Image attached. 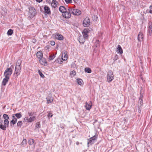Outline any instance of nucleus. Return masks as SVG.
Segmentation results:
<instances>
[{
	"label": "nucleus",
	"instance_id": "1",
	"mask_svg": "<svg viewBox=\"0 0 152 152\" xmlns=\"http://www.w3.org/2000/svg\"><path fill=\"white\" fill-rule=\"evenodd\" d=\"M21 68V61L20 60H18L16 64L15 68V71L14 74H16L17 76L20 74Z\"/></svg>",
	"mask_w": 152,
	"mask_h": 152
},
{
	"label": "nucleus",
	"instance_id": "2",
	"mask_svg": "<svg viewBox=\"0 0 152 152\" xmlns=\"http://www.w3.org/2000/svg\"><path fill=\"white\" fill-rule=\"evenodd\" d=\"M107 81L108 83H110L113 80L114 76L113 73L111 71H109L107 73Z\"/></svg>",
	"mask_w": 152,
	"mask_h": 152
},
{
	"label": "nucleus",
	"instance_id": "3",
	"mask_svg": "<svg viewBox=\"0 0 152 152\" xmlns=\"http://www.w3.org/2000/svg\"><path fill=\"white\" fill-rule=\"evenodd\" d=\"M12 73V70L11 68H7L4 73L5 77L10 78Z\"/></svg>",
	"mask_w": 152,
	"mask_h": 152
},
{
	"label": "nucleus",
	"instance_id": "4",
	"mask_svg": "<svg viewBox=\"0 0 152 152\" xmlns=\"http://www.w3.org/2000/svg\"><path fill=\"white\" fill-rule=\"evenodd\" d=\"M36 13V10L32 7H29V12L28 13V16L30 18H33L35 15Z\"/></svg>",
	"mask_w": 152,
	"mask_h": 152
},
{
	"label": "nucleus",
	"instance_id": "5",
	"mask_svg": "<svg viewBox=\"0 0 152 152\" xmlns=\"http://www.w3.org/2000/svg\"><path fill=\"white\" fill-rule=\"evenodd\" d=\"M97 135H95L89 139H88L87 143L88 146L89 147V145H91L94 144L95 142V140L97 139Z\"/></svg>",
	"mask_w": 152,
	"mask_h": 152
},
{
	"label": "nucleus",
	"instance_id": "6",
	"mask_svg": "<svg viewBox=\"0 0 152 152\" xmlns=\"http://www.w3.org/2000/svg\"><path fill=\"white\" fill-rule=\"evenodd\" d=\"M90 24V21L89 18L88 17H86L84 20L83 24L85 27H88Z\"/></svg>",
	"mask_w": 152,
	"mask_h": 152
},
{
	"label": "nucleus",
	"instance_id": "7",
	"mask_svg": "<svg viewBox=\"0 0 152 152\" xmlns=\"http://www.w3.org/2000/svg\"><path fill=\"white\" fill-rule=\"evenodd\" d=\"M55 38L58 40H62L64 39L63 36L61 34L58 33H56L54 34Z\"/></svg>",
	"mask_w": 152,
	"mask_h": 152
},
{
	"label": "nucleus",
	"instance_id": "8",
	"mask_svg": "<svg viewBox=\"0 0 152 152\" xmlns=\"http://www.w3.org/2000/svg\"><path fill=\"white\" fill-rule=\"evenodd\" d=\"M35 118V117L34 116L31 117L29 118H28V117L26 116L24 118V121L28 123H31L34 120Z\"/></svg>",
	"mask_w": 152,
	"mask_h": 152
},
{
	"label": "nucleus",
	"instance_id": "9",
	"mask_svg": "<svg viewBox=\"0 0 152 152\" xmlns=\"http://www.w3.org/2000/svg\"><path fill=\"white\" fill-rule=\"evenodd\" d=\"M62 15L63 17L66 18H69L71 16V13H69V12H68L67 11V10L65 12L63 13Z\"/></svg>",
	"mask_w": 152,
	"mask_h": 152
},
{
	"label": "nucleus",
	"instance_id": "10",
	"mask_svg": "<svg viewBox=\"0 0 152 152\" xmlns=\"http://www.w3.org/2000/svg\"><path fill=\"white\" fill-rule=\"evenodd\" d=\"M88 29L85 28L83 30L82 32V34L84 38L87 39L88 38Z\"/></svg>",
	"mask_w": 152,
	"mask_h": 152
},
{
	"label": "nucleus",
	"instance_id": "11",
	"mask_svg": "<svg viewBox=\"0 0 152 152\" xmlns=\"http://www.w3.org/2000/svg\"><path fill=\"white\" fill-rule=\"evenodd\" d=\"M12 120L10 122V126H13L15 124L17 121V119L15 117L14 115H12Z\"/></svg>",
	"mask_w": 152,
	"mask_h": 152
},
{
	"label": "nucleus",
	"instance_id": "12",
	"mask_svg": "<svg viewBox=\"0 0 152 152\" xmlns=\"http://www.w3.org/2000/svg\"><path fill=\"white\" fill-rule=\"evenodd\" d=\"M44 13L48 15L51 14V11L50 8L47 6H45L44 7Z\"/></svg>",
	"mask_w": 152,
	"mask_h": 152
},
{
	"label": "nucleus",
	"instance_id": "13",
	"mask_svg": "<svg viewBox=\"0 0 152 152\" xmlns=\"http://www.w3.org/2000/svg\"><path fill=\"white\" fill-rule=\"evenodd\" d=\"M81 13V11L77 9H74L72 14L74 15H79Z\"/></svg>",
	"mask_w": 152,
	"mask_h": 152
},
{
	"label": "nucleus",
	"instance_id": "14",
	"mask_svg": "<svg viewBox=\"0 0 152 152\" xmlns=\"http://www.w3.org/2000/svg\"><path fill=\"white\" fill-rule=\"evenodd\" d=\"M142 92L141 91H140V99L138 101V103H140V106H141L142 105V103L143 102V96L142 94Z\"/></svg>",
	"mask_w": 152,
	"mask_h": 152
},
{
	"label": "nucleus",
	"instance_id": "15",
	"mask_svg": "<svg viewBox=\"0 0 152 152\" xmlns=\"http://www.w3.org/2000/svg\"><path fill=\"white\" fill-rule=\"evenodd\" d=\"M143 35L142 32H140L138 36V40L140 42L142 41L143 40Z\"/></svg>",
	"mask_w": 152,
	"mask_h": 152
},
{
	"label": "nucleus",
	"instance_id": "16",
	"mask_svg": "<svg viewBox=\"0 0 152 152\" xmlns=\"http://www.w3.org/2000/svg\"><path fill=\"white\" fill-rule=\"evenodd\" d=\"M116 52L118 53H119L121 54L123 53V50L120 45H118L116 49Z\"/></svg>",
	"mask_w": 152,
	"mask_h": 152
},
{
	"label": "nucleus",
	"instance_id": "17",
	"mask_svg": "<svg viewBox=\"0 0 152 152\" xmlns=\"http://www.w3.org/2000/svg\"><path fill=\"white\" fill-rule=\"evenodd\" d=\"M46 99L48 104L51 103L53 101V98L52 96H48L46 97Z\"/></svg>",
	"mask_w": 152,
	"mask_h": 152
},
{
	"label": "nucleus",
	"instance_id": "18",
	"mask_svg": "<svg viewBox=\"0 0 152 152\" xmlns=\"http://www.w3.org/2000/svg\"><path fill=\"white\" fill-rule=\"evenodd\" d=\"M3 123V121L1 120H0V129L5 131L6 130L7 128L4 125L2 124Z\"/></svg>",
	"mask_w": 152,
	"mask_h": 152
},
{
	"label": "nucleus",
	"instance_id": "19",
	"mask_svg": "<svg viewBox=\"0 0 152 152\" xmlns=\"http://www.w3.org/2000/svg\"><path fill=\"white\" fill-rule=\"evenodd\" d=\"M43 56L42 53L41 51L38 52L37 53V56L39 60L42 58Z\"/></svg>",
	"mask_w": 152,
	"mask_h": 152
},
{
	"label": "nucleus",
	"instance_id": "20",
	"mask_svg": "<svg viewBox=\"0 0 152 152\" xmlns=\"http://www.w3.org/2000/svg\"><path fill=\"white\" fill-rule=\"evenodd\" d=\"M58 4V1L56 0H53L51 3V6L52 7L55 8L57 7V4Z\"/></svg>",
	"mask_w": 152,
	"mask_h": 152
},
{
	"label": "nucleus",
	"instance_id": "21",
	"mask_svg": "<svg viewBox=\"0 0 152 152\" xmlns=\"http://www.w3.org/2000/svg\"><path fill=\"white\" fill-rule=\"evenodd\" d=\"M10 78L5 77L3 80L2 82V85L3 86H5L8 82L9 79Z\"/></svg>",
	"mask_w": 152,
	"mask_h": 152
},
{
	"label": "nucleus",
	"instance_id": "22",
	"mask_svg": "<svg viewBox=\"0 0 152 152\" xmlns=\"http://www.w3.org/2000/svg\"><path fill=\"white\" fill-rule=\"evenodd\" d=\"M62 59L64 61H66L67 59V55L66 52L63 53L62 56Z\"/></svg>",
	"mask_w": 152,
	"mask_h": 152
},
{
	"label": "nucleus",
	"instance_id": "23",
	"mask_svg": "<svg viewBox=\"0 0 152 152\" xmlns=\"http://www.w3.org/2000/svg\"><path fill=\"white\" fill-rule=\"evenodd\" d=\"M40 63L42 65H45V64L47 63L46 60L44 58H42L39 60Z\"/></svg>",
	"mask_w": 152,
	"mask_h": 152
},
{
	"label": "nucleus",
	"instance_id": "24",
	"mask_svg": "<svg viewBox=\"0 0 152 152\" xmlns=\"http://www.w3.org/2000/svg\"><path fill=\"white\" fill-rule=\"evenodd\" d=\"M67 9L63 6H60L59 8L60 11L63 14L64 12L66 11Z\"/></svg>",
	"mask_w": 152,
	"mask_h": 152
},
{
	"label": "nucleus",
	"instance_id": "25",
	"mask_svg": "<svg viewBox=\"0 0 152 152\" xmlns=\"http://www.w3.org/2000/svg\"><path fill=\"white\" fill-rule=\"evenodd\" d=\"M85 107L86 108V109L87 110H89L91 108V104H88L87 102L86 103V105H85Z\"/></svg>",
	"mask_w": 152,
	"mask_h": 152
},
{
	"label": "nucleus",
	"instance_id": "26",
	"mask_svg": "<svg viewBox=\"0 0 152 152\" xmlns=\"http://www.w3.org/2000/svg\"><path fill=\"white\" fill-rule=\"evenodd\" d=\"M77 83L80 86H82L83 84V80L81 79H77Z\"/></svg>",
	"mask_w": 152,
	"mask_h": 152
},
{
	"label": "nucleus",
	"instance_id": "27",
	"mask_svg": "<svg viewBox=\"0 0 152 152\" xmlns=\"http://www.w3.org/2000/svg\"><path fill=\"white\" fill-rule=\"evenodd\" d=\"M4 124L5 126L7 127L9 126V121L8 120H4Z\"/></svg>",
	"mask_w": 152,
	"mask_h": 152
},
{
	"label": "nucleus",
	"instance_id": "28",
	"mask_svg": "<svg viewBox=\"0 0 152 152\" xmlns=\"http://www.w3.org/2000/svg\"><path fill=\"white\" fill-rule=\"evenodd\" d=\"M12 115H14L15 117H16L18 118H20L22 116L21 114L20 113H17L15 114H13Z\"/></svg>",
	"mask_w": 152,
	"mask_h": 152
},
{
	"label": "nucleus",
	"instance_id": "29",
	"mask_svg": "<svg viewBox=\"0 0 152 152\" xmlns=\"http://www.w3.org/2000/svg\"><path fill=\"white\" fill-rule=\"evenodd\" d=\"M152 33V26L150 25L149 26L148 28V34L151 36Z\"/></svg>",
	"mask_w": 152,
	"mask_h": 152
},
{
	"label": "nucleus",
	"instance_id": "30",
	"mask_svg": "<svg viewBox=\"0 0 152 152\" xmlns=\"http://www.w3.org/2000/svg\"><path fill=\"white\" fill-rule=\"evenodd\" d=\"M85 71L86 72L89 73H90L91 72V69L89 68H86L85 69Z\"/></svg>",
	"mask_w": 152,
	"mask_h": 152
},
{
	"label": "nucleus",
	"instance_id": "31",
	"mask_svg": "<svg viewBox=\"0 0 152 152\" xmlns=\"http://www.w3.org/2000/svg\"><path fill=\"white\" fill-rule=\"evenodd\" d=\"M13 33V30L11 29H10L8 31L7 34L8 35H11Z\"/></svg>",
	"mask_w": 152,
	"mask_h": 152
},
{
	"label": "nucleus",
	"instance_id": "32",
	"mask_svg": "<svg viewBox=\"0 0 152 152\" xmlns=\"http://www.w3.org/2000/svg\"><path fill=\"white\" fill-rule=\"evenodd\" d=\"M34 142V141L33 139H30L28 140V143L30 145H32L33 144Z\"/></svg>",
	"mask_w": 152,
	"mask_h": 152
},
{
	"label": "nucleus",
	"instance_id": "33",
	"mask_svg": "<svg viewBox=\"0 0 152 152\" xmlns=\"http://www.w3.org/2000/svg\"><path fill=\"white\" fill-rule=\"evenodd\" d=\"M3 117L4 120H8L10 119L9 117L6 114H4L3 115Z\"/></svg>",
	"mask_w": 152,
	"mask_h": 152
},
{
	"label": "nucleus",
	"instance_id": "34",
	"mask_svg": "<svg viewBox=\"0 0 152 152\" xmlns=\"http://www.w3.org/2000/svg\"><path fill=\"white\" fill-rule=\"evenodd\" d=\"M76 74V72L74 70L71 72L70 75L71 77L74 76Z\"/></svg>",
	"mask_w": 152,
	"mask_h": 152
},
{
	"label": "nucleus",
	"instance_id": "35",
	"mask_svg": "<svg viewBox=\"0 0 152 152\" xmlns=\"http://www.w3.org/2000/svg\"><path fill=\"white\" fill-rule=\"evenodd\" d=\"M94 45L96 47H97L99 46V41L98 40H96L95 43Z\"/></svg>",
	"mask_w": 152,
	"mask_h": 152
},
{
	"label": "nucleus",
	"instance_id": "36",
	"mask_svg": "<svg viewBox=\"0 0 152 152\" xmlns=\"http://www.w3.org/2000/svg\"><path fill=\"white\" fill-rule=\"evenodd\" d=\"M55 57V55L54 54H53V55H50V56L49 57V59L50 60H53Z\"/></svg>",
	"mask_w": 152,
	"mask_h": 152
},
{
	"label": "nucleus",
	"instance_id": "37",
	"mask_svg": "<svg viewBox=\"0 0 152 152\" xmlns=\"http://www.w3.org/2000/svg\"><path fill=\"white\" fill-rule=\"evenodd\" d=\"M27 144V140H26V139H24L22 143H21V144L23 145H26Z\"/></svg>",
	"mask_w": 152,
	"mask_h": 152
},
{
	"label": "nucleus",
	"instance_id": "38",
	"mask_svg": "<svg viewBox=\"0 0 152 152\" xmlns=\"http://www.w3.org/2000/svg\"><path fill=\"white\" fill-rule=\"evenodd\" d=\"M23 124V123L22 121H19L18 122L17 124V126L20 127H21V126Z\"/></svg>",
	"mask_w": 152,
	"mask_h": 152
},
{
	"label": "nucleus",
	"instance_id": "39",
	"mask_svg": "<svg viewBox=\"0 0 152 152\" xmlns=\"http://www.w3.org/2000/svg\"><path fill=\"white\" fill-rule=\"evenodd\" d=\"M67 10V11L68 12H69V13H70L71 14L72 13V14L73 10L74 9H72V8H68Z\"/></svg>",
	"mask_w": 152,
	"mask_h": 152
},
{
	"label": "nucleus",
	"instance_id": "40",
	"mask_svg": "<svg viewBox=\"0 0 152 152\" xmlns=\"http://www.w3.org/2000/svg\"><path fill=\"white\" fill-rule=\"evenodd\" d=\"M38 71L41 77L42 78H44L45 77L44 75L42 73V72L40 71L39 70H38Z\"/></svg>",
	"mask_w": 152,
	"mask_h": 152
},
{
	"label": "nucleus",
	"instance_id": "41",
	"mask_svg": "<svg viewBox=\"0 0 152 152\" xmlns=\"http://www.w3.org/2000/svg\"><path fill=\"white\" fill-rule=\"evenodd\" d=\"M64 1L66 4L71 3H72V0H64Z\"/></svg>",
	"mask_w": 152,
	"mask_h": 152
},
{
	"label": "nucleus",
	"instance_id": "42",
	"mask_svg": "<svg viewBox=\"0 0 152 152\" xmlns=\"http://www.w3.org/2000/svg\"><path fill=\"white\" fill-rule=\"evenodd\" d=\"M50 43L52 46L54 45L55 44V42L53 41H50Z\"/></svg>",
	"mask_w": 152,
	"mask_h": 152
},
{
	"label": "nucleus",
	"instance_id": "43",
	"mask_svg": "<svg viewBox=\"0 0 152 152\" xmlns=\"http://www.w3.org/2000/svg\"><path fill=\"white\" fill-rule=\"evenodd\" d=\"M34 113L32 112H28V115L29 116H32L34 114Z\"/></svg>",
	"mask_w": 152,
	"mask_h": 152
},
{
	"label": "nucleus",
	"instance_id": "44",
	"mask_svg": "<svg viewBox=\"0 0 152 152\" xmlns=\"http://www.w3.org/2000/svg\"><path fill=\"white\" fill-rule=\"evenodd\" d=\"M48 116L49 118H50L53 116V114L52 113H50L48 114Z\"/></svg>",
	"mask_w": 152,
	"mask_h": 152
},
{
	"label": "nucleus",
	"instance_id": "45",
	"mask_svg": "<svg viewBox=\"0 0 152 152\" xmlns=\"http://www.w3.org/2000/svg\"><path fill=\"white\" fill-rule=\"evenodd\" d=\"M118 56L117 55H116L115 56L113 60L114 61H116L118 59Z\"/></svg>",
	"mask_w": 152,
	"mask_h": 152
},
{
	"label": "nucleus",
	"instance_id": "46",
	"mask_svg": "<svg viewBox=\"0 0 152 152\" xmlns=\"http://www.w3.org/2000/svg\"><path fill=\"white\" fill-rule=\"evenodd\" d=\"M149 8H150V10H149V12L150 13L152 14V6H150Z\"/></svg>",
	"mask_w": 152,
	"mask_h": 152
},
{
	"label": "nucleus",
	"instance_id": "47",
	"mask_svg": "<svg viewBox=\"0 0 152 152\" xmlns=\"http://www.w3.org/2000/svg\"><path fill=\"white\" fill-rule=\"evenodd\" d=\"M94 20L96 21V20L98 19V17L97 16L94 15Z\"/></svg>",
	"mask_w": 152,
	"mask_h": 152
},
{
	"label": "nucleus",
	"instance_id": "48",
	"mask_svg": "<svg viewBox=\"0 0 152 152\" xmlns=\"http://www.w3.org/2000/svg\"><path fill=\"white\" fill-rule=\"evenodd\" d=\"M36 127H37L38 128H40V124H37V125L36 126Z\"/></svg>",
	"mask_w": 152,
	"mask_h": 152
},
{
	"label": "nucleus",
	"instance_id": "49",
	"mask_svg": "<svg viewBox=\"0 0 152 152\" xmlns=\"http://www.w3.org/2000/svg\"><path fill=\"white\" fill-rule=\"evenodd\" d=\"M71 66L72 67H75L76 66V65L75 64H74V63H72V64H71Z\"/></svg>",
	"mask_w": 152,
	"mask_h": 152
},
{
	"label": "nucleus",
	"instance_id": "50",
	"mask_svg": "<svg viewBox=\"0 0 152 152\" xmlns=\"http://www.w3.org/2000/svg\"><path fill=\"white\" fill-rule=\"evenodd\" d=\"M42 0H36L37 2L40 3L42 1Z\"/></svg>",
	"mask_w": 152,
	"mask_h": 152
},
{
	"label": "nucleus",
	"instance_id": "51",
	"mask_svg": "<svg viewBox=\"0 0 152 152\" xmlns=\"http://www.w3.org/2000/svg\"><path fill=\"white\" fill-rule=\"evenodd\" d=\"M63 62V61H61L60 62V64H61Z\"/></svg>",
	"mask_w": 152,
	"mask_h": 152
},
{
	"label": "nucleus",
	"instance_id": "52",
	"mask_svg": "<svg viewBox=\"0 0 152 152\" xmlns=\"http://www.w3.org/2000/svg\"><path fill=\"white\" fill-rule=\"evenodd\" d=\"M78 145V143H77V142L76 143Z\"/></svg>",
	"mask_w": 152,
	"mask_h": 152
},
{
	"label": "nucleus",
	"instance_id": "53",
	"mask_svg": "<svg viewBox=\"0 0 152 152\" xmlns=\"http://www.w3.org/2000/svg\"><path fill=\"white\" fill-rule=\"evenodd\" d=\"M78 145V143H77V142L76 143Z\"/></svg>",
	"mask_w": 152,
	"mask_h": 152
},
{
	"label": "nucleus",
	"instance_id": "54",
	"mask_svg": "<svg viewBox=\"0 0 152 152\" xmlns=\"http://www.w3.org/2000/svg\"><path fill=\"white\" fill-rule=\"evenodd\" d=\"M79 41V42H80V43H81V42H80V40Z\"/></svg>",
	"mask_w": 152,
	"mask_h": 152
},
{
	"label": "nucleus",
	"instance_id": "55",
	"mask_svg": "<svg viewBox=\"0 0 152 152\" xmlns=\"http://www.w3.org/2000/svg\"><path fill=\"white\" fill-rule=\"evenodd\" d=\"M1 116V115H0V116Z\"/></svg>",
	"mask_w": 152,
	"mask_h": 152
}]
</instances>
